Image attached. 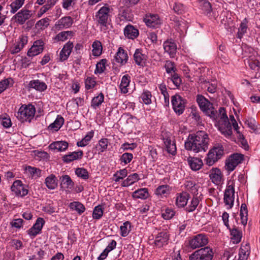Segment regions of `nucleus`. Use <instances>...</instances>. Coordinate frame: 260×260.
<instances>
[{
    "label": "nucleus",
    "mask_w": 260,
    "mask_h": 260,
    "mask_svg": "<svg viewBox=\"0 0 260 260\" xmlns=\"http://www.w3.org/2000/svg\"><path fill=\"white\" fill-rule=\"evenodd\" d=\"M197 102L201 110L216 121L215 125L223 135L226 137L232 135V126L223 108H220L217 112L212 104L202 95H197Z\"/></svg>",
    "instance_id": "obj_1"
},
{
    "label": "nucleus",
    "mask_w": 260,
    "mask_h": 260,
    "mask_svg": "<svg viewBox=\"0 0 260 260\" xmlns=\"http://www.w3.org/2000/svg\"><path fill=\"white\" fill-rule=\"evenodd\" d=\"M209 139L207 133L203 131H198L195 134L189 135L185 142V148L187 150L195 153L205 152L208 148Z\"/></svg>",
    "instance_id": "obj_2"
},
{
    "label": "nucleus",
    "mask_w": 260,
    "mask_h": 260,
    "mask_svg": "<svg viewBox=\"0 0 260 260\" xmlns=\"http://www.w3.org/2000/svg\"><path fill=\"white\" fill-rule=\"evenodd\" d=\"M112 11V8L108 5L102 7L95 15L94 19L96 23L102 26H106L111 19Z\"/></svg>",
    "instance_id": "obj_3"
},
{
    "label": "nucleus",
    "mask_w": 260,
    "mask_h": 260,
    "mask_svg": "<svg viewBox=\"0 0 260 260\" xmlns=\"http://www.w3.org/2000/svg\"><path fill=\"white\" fill-rule=\"evenodd\" d=\"M36 113V108L31 104L23 105L20 107L17 113V118L21 122L27 120L30 121L34 117Z\"/></svg>",
    "instance_id": "obj_4"
},
{
    "label": "nucleus",
    "mask_w": 260,
    "mask_h": 260,
    "mask_svg": "<svg viewBox=\"0 0 260 260\" xmlns=\"http://www.w3.org/2000/svg\"><path fill=\"white\" fill-rule=\"evenodd\" d=\"M235 183L234 181H228L226 189L224 193V202L227 208L231 209L234 205L235 200Z\"/></svg>",
    "instance_id": "obj_5"
},
{
    "label": "nucleus",
    "mask_w": 260,
    "mask_h": 260,
    "mask_svg": "<svg viewBox=\"0 0 260 260\" xmlns=\"http://www.w3.org/2000/svg\"><path fill=\"white\" fill-rule=\"evenodd\" d=\"M223 154V149L222 146L217 145L211 149L206 158V164L212 166L216 161L221 158Z\"/></svg>",
    "instance_id": "obj_6"
},
{
    "label": "nucleus",
    "mask_w": 260,
    "mask_h": 260,
    "mask_svg": "<svg viewBox=\"0 0 260 260\" xmlns=\"http://www.w3.org/2000/svg\"><path fill=\"white\" fill-rule=\"evenodd\" d=\"M212 256V249L206 247L194 252L190 255L189 260H211Z\"/></svg>",
    "instance_id": "obj_7"
},
{
    "label": "nucleus",
    "mask_w": 260,
    "mask_h": 260,
    "mask_svg": "<svg viewBox=\"0 0 260 260\" xmlns=\"http://www.w3.org/2000/svg\"><path fill=\"white\" fill-rule=\"evenodd\" d=\"M208 242L207 236L204 234H198L193 236L189 240V246L193 249H196L205 246Z\"/></svg>",
    "instance_id": "obj_8"
},
{
    "label": "nucleus",
    "mask_w": 260,
    "mask_h": 260,
    "mask_svg": "<svg viewBox=\"0 0 260 260\" xmlns=\"http://www.w3.org/2000/svg\"><path fill=\"white\" fill-rule=\"evenodd\" d=\"M171 101L174 111L178 115L181 114L185 109V100L179 95L175 94L172 96Z\"/></svg>",
    "instance_id": "obj_9"
},
{
    "label": "nucleus",
    "mask_w": 260,
    "mask_h": 260,
    "mask_svg": "<svg viewBox=\"0 0 260 260\" xmlns=\"http://www.w3.org/2000/svg\"><path fill=\"white\" fill-rule=\"evenodd\" d=\"M243 160V155L241 154H234L232 155L225 163L226 170L228 171H233L235 168Z\"/></svg>",
    "instance_id": "obj_10"
},
{
    "label": "nucleus",
    "mask_w": 260,
    "mask_h": 260,
    "mask_svg": "<svg viewBox=\"0 0 260 260\" xmlns=\"http://www.w3.org/2000/svg\"><path fill=\"white\" fill-rule=\"evenodd\" d=\"M32 16V13L31 11L26 9H22L13 16V19L16 22L20 24H23L26 20L30 18Z\"/></svg>",
    "instance_id": "obj_11"
},
{
    "label": "nucleus",
    "mask_w": 260,
    "mask_h": 260,
    "mask_svg": "<svg viewBox=\"0 0 260 260\" xmlns=\"http://www.w3.org/2000/svg\"><path fill=\"white\" fill-rule=\"evenodd\" d=\"M163 141L167 151L172 155L176 153V146L174 137L171 135H163Z\"/></svg>",
    "instance_id": "obj_12"
},
{
    "label": "nucleus",
    "mask_w": 260,
    "mask_h": 260,
    "mask_svg": "<svg viewBox=\"0 0 260 260\" xmlns=\"http://www.w3.org/2000/svg\"><path fill=\"white\" fill-rule=\"evenodd\" d=\"M11 190L16 196L21 197H24L28 193V189L20 180H16L13 182Z\"/></svg>",
    "instance_id": "obj_13"
},
{
    "label": "nucleus",
    "mask_w": 260,
    "mask_h": 260,
    "mask_svg": "<svg viewBox=\"0 0 260 260\" xmlns=\"http://www.w3.org/2000/svg\"><path fill=\"white\" fill-rule=\"evenodd\" d=\"M44 43L41 40L34 42L33 45L27 52V55L30 57L36 56L42 53L44 50Z\"/></svg>",
    "instance_id": "obj_14"
},
{
    "label": "nucleus",
    "mask_w": 260,
    "mask_h": 260,
    "mask_svg": "<svg viewBox=\"0 0 260 260\" xmlns=\"http://www.w3.org/2000/svg\"><path fill=\"white\" fill-rule=\"evenodd\" d=\"M169 239V235L166 231L159 233L155 237L154 244L158 248H160L168 244Z\"/></svg>",
    "instance_id": "obj_15"
},
{
    "label": "nucleus",
    "mask_w": 260,
    "mask_h": 260,
    "mask_svg": "<svg viewBox=\"0 0 260 260\" xmlns=\"http://www.w3.org/2000/svg\"><path fill=\"white\" fill-rule=\"evenodd\" d=\"M27 37L20 36L18 41L16 42L10 48V51L11 54H16L19 52L24 46L27 43Z\"/></svg>",
    "instance_id": "obj_16"
},
{
    "label": "nucleus",
    "mask_w": 260,
    "mask_h": 260,
    "mask_svg": "<svg viewBox=\"0 0 260 260\" xmlns=\"http://www.w3.org/2000/svg\"><path fill=\"white\" fill-rule=\"evenodd\" d=\"M209 177L212 182L216 185L222 184L223 181V175L217 168H212L209 171Z\"/></svg>",
    "instance_id": "obj_17"
},
{
    "label": "nucleus",
    "mask_w": 260,
    "mask_h": 260,
    "mask_svg": "<svg viewBox=\"0 0 260 260\" xmlns=\"http://www.w3.org/2000/svg\"><path fill=\"white\" fill-rule=\"evenodd\" d=\"M44 224L45 220L44 219L41 217L38 218L34 225L28 230V234L30 236L35 237L41 232Z\"/></svg>",
    "instance_id": "obj_18"
},
{
    "label": "nucleus",
    "mask_w": 260,
    "mask_h": 260,
    "mask_svg": "<svg viewBox=\"0 0 260 260\" xmlns=\"http://www.w3.org/2000/svg\"><path fill=\"white\" fill-rule=\"evenodd\" d=\"M144 21L148 26L151 27H157L161 23L158 15L156 14L146 15Z\"/></svg>",
    "instance_id": "obj_19"
},
{
    "label": "nucleus",
    "mask_w": 260,
    "mask_h": 260,
    "mask_svg": "<svg viewBox=\"0 0 260 260\" xmlns=\"http://www.w3.org/2000/svg\"><path fill=\"white\" fill-rule=\"evenodd\" d=\"M74 45L72 42H68L63 46L59 53V60L63 61L66 60L70 55Z\"/></svg>",
    "instance_id": "obj_20"
},
{
    "label": "nucleus",
    "mask_w": 260,
    "mask_h": 260,
    "mask_svg": "<svg viewBox=\"0 0 260 260\" xmlns=\"http://www.w3.org/2000/svg\"><path fill=\"white\" fill-rule=\"evenodd\" d=\"M83 152L81 150L74 151L66 154L62 157V160L66 163H70L74 160L82 158Z\"/></svg>",
    "instance_id": "obj_21"
},
{
    "label": "nucleus",
    "mask_w": 260,
    "mask_h": 260,
    "mask_svg": "<svg viewBox=\"0 0 260 260\" xmlns=\"http://www.w3.org/2000/svg\"><path fill=\"white\" fill-rule=\"evenodd\" d=\"M73 23V19L70 16H66L60 19L55 24V27L62 29L70 27Z\"/></svg>",
    "instance_id": "obj_22"
},
{
    "label": "nucleus",
    "mask_w": 260,
    "mask_h": 260,
    "mask_svg": "<svg viewBox=\"0 0 260 260\" xmlns=\"http://www.w3.org/2000/svg\"><path fill=\"white\" fill-rule=\"evenodd\" d=\"M189 195L186 192L178 193L176 197V205L178 207H183L186 205Z\"/></svg>",
    "instance_id": "obj_23"
},
{
    "label": "nucleus",
    "mask_w": 260,
    "mask_h": 260,
    "mask_svg": "<svg viewBox=\"0 0 260 260\" xmlns=\"http://www.w3.org/2000/svg\"><path fill=\"white\" fill-rule=\"evenodd\" d=\"M187 162L193 171L199 170L203 165L202 160L198 157H189L187 158Z\"/></svg>",
    "instance_id": "obj_24"
},
{
    "label": "nucleus",
    "mask_w": 260,
    "mask_h": 260,
    "mask_svg": "<svg viewBox=\"0 0 260 260\" xmlns=\"http://www.w3.org/2000/svg\"><path fill=\"white\" fill-rule=\"evenodd\" d=\"M164 48L171 57H174L176 53L177 46L176 44L171 41H166L164 43Z\"/></svg>",
    "instance_id": "obj_25"
},
{
    "label": "nucleus",
    "mask_w": 260,
    "mask_h": 260,
    "mask_svg": "<svg viewBox=\"0 0 260 260\" xmlns=\"http://www.w3.org/2000/svg\"><path fill=\"white\" fill-rule=\"evenodd\" d=\"M69 144L66 141H56L49 146L50 149L57 151H64L68 147Z\"/></svg>",
    "instance_id": "obj_26"
},
{
    "label": "nucleus",
    "mask_w": 260,
    "mask_h": 260,
    "mask_svg": "<svg viewBox=\"0 0 260 260\" xmlns=\"http://www.w3.org/2000/svg\"><path fill=\"white\" fill-rule=\"evenodd\" d=\"M116 61L121 64H125L128 59L126 52L121 47H119L115 56Z\"/></svg>",
    "instance_id": "obj_27"
},
{
    "label": "nucleus",
    "mask_w": 260,
    "mask_h": 260,
    "mask_svg": "<svg viewBox=\"0 0 260 260\" xmlns=\"http://www.w3.org/2000/svg\"><path fill=\"white\" fill-rule=\"evenodd\" d=\"M29 87L36 89L40 92L45 91L47 86L46 83L39 80H34L29 82L28 84Z\"/></svg>",
    "instance_id": "obj_28"
},
{
    "label": "nucleus",
    "mask_w": 260,
    "mask_h": 260,
    "mask_svg": "<svg viewBox=\"0 0 260 260\" xmlns=\"http://www.w3.org/2000/svg\"><path fill=\"white\" fill-rule=\"evenodd\" d=\"M124 34L128 39H134L138 36L139 31L133 25H128L124 29Z\"/></svg>",
    "instance_id": "obj_29"
},
{
    "label": "nucleus",
    "mask_w": 260,
    "mask_h": 260,
    "mask_svg": "<svg viewBox=\"0 0 260 260\" xmlns=\"http://www.w3.org/2000/svg\"><path fill=\"white\" fill-rule=\"evenodd\" d=\"M135 62L139 66H143L146 60L147 56L142 52V50L137 49L134 54Z\"/></svg>",
    "instance_id": "obj_30"
},
{
    "label": "nucleus",
    "mask_w": 260,
    "mask_h": 260,
    "mask_svg": "<svg viewBox=\"0 0 260 260\" xmlns=\"http://www.w3.org/2000/svg\"><path fill=\"white\" fill-rule=\"evenodd\" d=\"M139 179L140 178L139 174L137 173H133L129 175L126 179L122 181L121 186L123 187H128L137 182Z\"/></svg>",
    "instance_id": "obj_31"
},
{
    "label": "nucleus",
    "mask_w": 260,
    "mask_h": 260,
    "mask_svg": "<svg viewBox=\"0 0 260 260\" xmlns=\"http://www.w3.org/2000/svg\"><path fill=\"white\" fill-rule=\"evenodd\" d=\"M249 66L252 70L258 71L260 69V55L256 54L250 56Z\"/></svg>",
    "instance_id": "obj_32"
},
{
    "label": "nucleus",
    "mask_w": 260,
    "mask_h": 260,
    "mask_svg": "<svg viewBox=\"0 0 260 260\" xmlns=\"http://www.w3.org/2000/svg\"><path fill=\"white\" fill-rule=\"evenodd\" d=\"M45 183L48 189H54L57 186V179L54 174H51L45 179Z\"/></svg>",
    "instance_id": "obj_33"
},
{
    "label": "nucleus",
    "mask_w": 260,
    "mask_h": 260,
    "mask_svg": "<svg viewBox=\"0 0 260 260\" xmlns=\"http://www.w3.org/2000/svg\"><path fill=\"white\" fill-rule=\"evenodd\" d=\"M26 173L31 178H38L41 176V171L35 167L28 166L25 168Z\"/></svg>",
    "instance_id": "obj_34"
},
{
    "label": "nucleus",
    "mask_w": 260,
    "mask_h": 260,
    "mask_svg": "<svg viewBox=\"0 0 260 260\" xmlns=\"http://www.w3.org/2000/svg\"><path fill=\"white\" fill-rule=\"evenodd\" d=\"M64 122V119L58 116L55 120L48 126V129L52 131H57L61 127Z\"/></svg>",
    "instance_id": "obj_35"
},
{
    "label": "nucleus",
    "mask_w": 260,
    "mask_h": 260,
    "mask_svg": "<svg viewBox=\"0 0 260 260\" xmlns=\"http://www.w3.org/2000/svg\"><path fill=\"white\" fill-rule=\"evenodd\" d=\"M131 77L128 75H124L121 79V83L120 84V88L121 91L123 93L128 92L127 87L129 84Z\"/></svg>",
    "instance_id": "obj_36"
},
{
    "label": "nucleus",
    "mask_w": 260,
    "mask_h": 260,
    "mask_svg": "<svg viewBox=\"0 0 260 260\" xmlns=\"http://www.w3.org/2000/svg\"><path fill=\"white\" fill-rule=\"evenodd\" d=\"M199 194H193V197L191 201L190 204L188 205V206L186 208V210L188 212H192L197 208L198 206L200 201L201 199L200 198V196H198Z\"/></svg>",
    "instance_id": "obj_37"
},
{
    "label": "nucleus",
    "mask_w": 260,
    "mask_h": 260,
    "mask_svg": "<svg viewBox=\"0 0 260 260\" xmlns=\"http://www.w3.org/2000/svg\"><path fill=\"white\" fill-rule=\"evenodd\" d=\"M250 253V246L249 244H245L242 245L241 247L239 252V259L240 260H246Z\"/></svg>",
    "instance_id": "obj_38"
},
{
    "label": "nucleus",
    "mask_w": 260,
    "mask_h": 260,
    "mask_svg": "<svg viewBox=\"0 0 260 260\" xmlns=\"http://www.w3.org/2000/svg\"><path fill=\"white\" fill-rule=\"evenodd\" d=\"M148 196V189L146 188L138 189L133 193V197L135 199H146Z\"/></svg>",
    "instance_id": "obj_39"
},
{
    "label": "nucleus",
    "mask_w": 260,
    "mask_h": 260,
    "mask_svg": "<svg viewBox=\"0 0 260 260\" xmlns=\"http://www.w3.org/2000/svg\"><path fill=\"white\" fill-rule=\"evenodd\" d=\"M248 23V21L246 18L244 19L241 22L237 32V37L238 38L241 39L247 32Z\"/></svg>",
    "instance_id": "obj_40"
},
{
    "label": "nucleus",
    "mask_w": 260,
    "mask_h": 260,
    "mask_svg": "<svg viewBox=\"0 0 260 260\" xmlns=\"http://www.w3.org/2000/svg\"><path fill=\"white\" fill-rule=\"evenodd\" d=\"M25 0H15L9 5L10 7V12L11 14H15L20 9L24 3Z\"/></svg>",
    "instance_id": "obj_41"
},
{
    "label": "nucleus",
    "mask_w": 260,
    "mask_h": 260,
    "mask_svg": "<svg viewBox=\"0 0 260 260\" xmlns=\"http://www.w3.org/2000/svg\"><path fill=\"white\" fill-rule=\"evenodd\" d=\"M240 215L242 224L243 225H245L247 224L248 219V210L245 204L241 205Z\"/></svg>",
    "instance_id": "obj_42"
},
{
    "label": "nucleus",
    "mask_w": 260,
    "mask_h": 260,
    "mask_svg": "<svg viewBox=\"0 0 260 260\" xmlns=\"http://www.w3.org/2000/svg\"><path fill=\"white\" fill-rule=\"evenodd\" d=\"M184 186L186 189L190 192L192 194H199L198 186L192 181H186L184 183Z\"/></svg>",
    "instance_id": "obj_43"
},
{
    "label": "nucleus",
    "mask_w": 260,
    "mask_h": 260,
    "mask_svg": "<svg viewBox=\"0 0 260 260\" xmlns=\"http://www.w3.org/2000/svg\"><path fill=\"white\" fill-rule=\"evenodd\" d=\"M94 132L93 131L89 132L86 136L81 141L77 143L78 147H84L86 146L93 137Z\"/></svg>",
    "instance_id": "obj_44"
},
{
    "label": "nucleus",
    "mask_w": 260,
    "mask_h": 260,
    "mask_svg": "<svg viewBox=\"0 0 260 260\" xmlns=\"http://www.w3.org/2000/svg\"><path fill=\"white\" fill-rule=\"evenodd\" d=\"M170 192L169 186L167 185L159 186L155 190V194L161 197H166Z\"/></svg>",
    "instance_id": "obj_45"
},
{
    "label": "nucleus",
    "mask_w": 260,
    "mask_h": 260,
    "mask_svg": "<svg viewBox=\"0 0 260 260\" xmlns=\"http://www.w3.org/2000/svg\"><path fill=\"white\" fill-rule=\"evenodd\" d=\"M231 235L232 239L234 243L237 244L239 243L242 238V233L236 228H233L231 230Z\"/></svg>",
    "instance_id": "obj_46"
},
{
    "label": "nucleus",
    "mask_w": 260,
    "mask_h": 260,
    "mask_svg": "<svg viewBox=\"0 0 260 260\" xmlns=\"http://www.w3.org/2000/svg\"><path fill=\"white\" fill-rule=\"evenodd\" d=\"M104 96L100 93L98 96L94 97L91 103V106L94 109L99 107L104 102Z\"/></svg>",
    "instance_id": "obj_47"
},
{
    "label": "nucleus",
    "mask_w": 260,
    "mask_h": 260,
    "mask_svg": "<svg viewBox=\"0 0 260 260\" xmlns=\"http://www.w3.org/2000/svg\"><path fill=\"white\" fill-rule=\"evenodd\" d=\"M71 209L76 211L79 214L83 213L85 210L84 205L79 202H74L70 204Z\"/></svg>",
    "instance_id": "obj_48"
},
{
    "label": "nucleus",
    "mask_w": 260,
    "mask_h": 260,
    "mask_svg": "<svg viewBox=\"0 0 260 260\" xmlns=\"http://www.w3.org/2000/svg\"><path fill=\"white\" fill-rule=\"evenodd\" d=\"M92 54L94 56L100 55L102 51V46L100 41H94L92 44Z\"/></svg>",
    "instance_id": "obj_49"
},
{
    "label": "nucleus",
    "mask_w": 260,
    "mask_h": 260,
    "mask_svg": "<svg viewBox=\"0 0 260 260\" xmlns=\"http://www.w3.org/2000/svg\"><path fill=\"white\" fill-rule=\"evenodd\" d=\"M120 234L122 237H126L131 231V224L129 221L124 222L120 227Z\"/></svg>",
    "instance_id": "obj_50"
},
{
    "label": "nucleus",
    "mask_w": 260,
    "mask_h": 260,
    "mask_svg": "<svg viewBox=\"0 0 260 260\" xmlns=\"http://www.w3.org/2000/svg\"><path fill=\"white\" fill-rule=\"evenodd\" d=\"M73 32L71 31H64L57 34L54 38L56 41H64L67 40L69 36H72Z\"/></svg>",
    "instance_id": "obj_51"
},
{
    "label": "nucleus",
    "mask_w": 260,
    "mask_h": 260,
    "mask_svg": "<svg viewBox=\"0 0 260 260\" xmlns=\"http://www.w3.org/2000/svg\"><path fill=\"white\" fill-rule=\"evenodd\" d=\"M127 175V171L126 169H123L117 171L114 174V180L118 182L120 180L123 179Z\"/></svg>",
    "instance_id": "obj_52"
},
{
    "label": "nucleus",
    "mask_w": 260,
    "mask_h": 260,
    "mask_svg": "<svg viewBox=\"0 0 260 260\" xmlns=\"http://www.w3.org/2000/svg\"><path fill=\"white\" fill-rule=\"evenodd\" d=\"M151 92L148 90H144L141 95L143 102L146 105H149L151 103Z\"/></svg>",
    "instance_id": "obj_53"
},
{
    "label": "nucleus",
    "mask_w": 260,
    "mask_h": 260,
    "mask_svg": "<svg viewBox=\"0 0 260 260\" xmlns=\"http://www.w3.org/2000/svg\"><path fill=\"white\" fill-rule=\"evenodd\" d=\"M85 84L86 89H90L94 88L96 84L95 78L93 77H87L85 79Z\"/></svg>",
    "instance_id": "obj_54"
},
{
    "label": "nucleus",
    "mask_w": 260,
    "mask_h": 260,
    "mask_svg": "<svg viewBox=\"0 0 260 260\" xmlns=\"http://www.w3.org/2000/svg\"><path fill=\"white\" fill-rule=\"evenodd\" d=\"M103 215V210L102 207L100 205L96 206L92 213V217L95 219H100Z\"/></svg>",
    "instance_id": "obj_55"
},
{
    "label": "nucleus",
    "mask_w": 260,
    "mask_h": 260,
    "mask_svg": "<svg viewBox=\"0 0 260 260\" xmlns=\"http://www.w3.org/2000/svg\"><path fill=\"white\" fill-rule=\"evenodd\" d=\"M107 60L106 59H102L100 62L97 63L96 65V69L94 71L95 74H101L106 69L105 64Z\"/></svg>",
    "instance_id": "obj_56"
},
{
    "label": "nucleus",
    "mask_w": 260,
    "mask_h": 260,
    "mask_svg": "<svg viewBox=\"0 0 260 260\" xmlns=\"http://www.w3.org/2000/svg\"><path fill=\"white\" fill-rule=\"evenodd\" d=\"M165 68L167 73L171 74L175 73L176 69L173 62L170 60L166 61Z\"/></svg>",
    "instance_id": "obj_57"
},
{
    "label": "nucleus",
    "mask_w": 260,
    "mask_h": 260,
    "mask_svg": "<svg viewBox=\"0 0 260 260\" xmlns=\"http://www.w3.org/2000/svg\"><path fill=\"white\" fill-rule=\"evenodd\" d=\"M75 173L79 177L83 179L86 180L88 178V173L85 169L77 168L75 171Z\"/></svg>",
    "instance_id": "obj_58"
},
{
    "label": "nucleus",
    "mask_w": 260,
    "mask_h": 260,
    "mask_svg": "<svg viewBox=\"0 0 260 260\" xmlns=\"http://www.w3.org/2000/svg\"><path fill=\"white\" fill-rule=\"evenodd\" d=\"M60 185H63L65 186L66 187L68 188L70 186H72L73 185V183L69 176L64 175L62 176L61 178Z\"/></svg>",
    "instance_id": "obj_59"
},
{
    "label": "nucleus",
    "mask_w": 260,
    "mask_h": 260,
    "mask_svg": "<svg viewBox=\"0 0 260 260\" xmlns=\"http://www.w3.org/2000/svg\"><path fill=\"white\" fill-rule=\"evenodd\" d=\"M162 217L166 220L171 219L175 215L174 211L171 209L167 208L161 214Z\"/></svg>",
    "instance_id": "obj_60"
},
{
    "label": "nucleus",
    "mask_w": 260,
    "mask_h": 260,
    "mask_svg": "<svg viewBox=\"0 0 260 260\" xmlns=\"http://www.w3.org/2000/svg\"><path fill=\"white\" fill-rule=\"evenodd\" d=\"M133 158V154L130 153H124L121 155L120 160L121 162H123L125 165H126L130 162Z\"/></svg>",
    "instance_id": "obj_61"
},
{
    "label": "nucleus",
    "mask_w": 260,
    "mask_h": 260,
    "mask_svg": "<svg viewBox=\"0 0 260 260\" xmlns=\"http://www.w3.org/2000/svg\"><path fill=\"white\" fill-rule=\"evenodd\" d=\"M169 79L173 82L175 86L177 87H178L182 82V80L180 76L176 73L173 74H171V77Z\"/></svg>",
    "instance_id": "obj_62"
},
{
    "label": "nucleus",
    "mask_w": 260,
    "mask_h": 260,
    "mask_svg": "<svg viewBox=\"0 0 260 260\" xmlns=\"http://www.w3.org/2000/svg\"><path fill=\"white\" fill-rule=\"evenodd\" d=\"M109 141L106 138H102L99 142V146L100 147V150L101 152H103L107 149Z\"/></svg>",
    "instance_id": "obj_63"
},
{
    "label": "nucleus",
    "mask_w": 260,
    "mask_h": 260,
    "mask_svg": "<svg viewBox=\"0 0 260 260\" xmlns=\"http://www.w3.org/2000/svg\"><path fill=\"white\" fill-rule=\"evenodd\" d=\"M12 81L11 78H8L0 81V94L8 87L10 81Z\"/></svg>",
    "instance_id": "obj_64"
}]
</instances>
